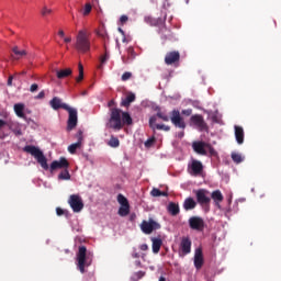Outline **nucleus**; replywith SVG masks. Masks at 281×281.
Masks as SVG:
<instances>
[{"label": "nucleus", "instance_id": "f257e3e1", "mask_svg": "<svg viewBox=\"0 0 281 281\" xmlns=\"http://www.w3.org/2000/svg\"><path fill=\"white\" fill-rule=\"evenodd\" d=\"M91 33L87 29L80 30L76 37V49L80 54H87L91 52V40L89 38Z\"/></svg>", "mask_w": 281, "mask_h": 281}, {"label": "nucleus", "instance_id": "f03ea898", "mask_svg": "<svg viewBox=\"0 0 281 281\" xmlns=\"http://www.w3.org/2000/svg\"><path fill=\"white\" fill-rule=\"evenodd\" d=\"M24 153H29V155H32V157L36 159L37 164H40V166H42L44 170H49V165H47V158L38 147L33 145H26L24 147Z\"/></svg>", "mask_w": 281, "mask_h": 281}, {"label": "nucleus", "instance_id": "7ed1b4c3", "mask_svg": "<svg viewBox=\"0 0 281 281\" xmlns=\"http://www.w3.org/2000/svg\"><path fill=\"white\" fill-rule=\"evenodd\" d=\"M192 148L196 155L207 156L209 151L210 157H218V153L212 147L210 143L196 140L192 143Z\"/></svg>", "mask_w": 281, "mask_h": 281}, {"label": "nucleus", "instance_id": "20e7f679", "mask_svg": "<svg viewBox=\"0 0 281 281\" xmlns=\"http://www.w3.org/2000/svg\"><path fill=\"white\" fill-rule=\"evenodd\" d=\"M108 128H112L113 131H122L124 128V124L122 123V110L117 108L111 109L110 119L106 124Z\"/></svg>", "mask_w": 281, "mask_h": 281}, {"label": "nucleus", "instance_id": "39448f33", "mask_svg": "<svg viewBox=\"0 0 281 281\" xmlns=\"http://www.w3.org/2000/svg\"><path fill=\"white\" fill-rule=\"evenodd\" d=\"M90 266H91V261H89V255H87V247L79 246V249L77 252V267L80 273H85V267H90Z\"/></svg>", "mask_w": 281, "mask_h": 281}, {"label": "nucleus", "instance_id": "423d86ee", "mask_svg": "<svg viewBox=\"0 0 281 281\" xmlns=\"http://www.w3.org/2000/svg\"><path fill=\"white\" fill-rule=\"evenodd\" d=\"M195 192V199L199 205L201 207H210V203H212V198H210L207 194H210V191L205 189H199Z\"/></svg>", "mask_w": 281, "mask_h": 281}, {"label": "nucleus", "instance_id": "0eeeda50", "mask_svg": "<svg viewBox=\"0 0 281 281\" xmlns=\"http://www.w3.org/2000/svg\"><path fill=\"white\" fill-rule=\"evenodd\" d=\"M68 205L71 207L75 214H79L81 210H85V202L82 201V198L78 194H71L68 198Z\"/></svg>", "mask_w": 281, "mask_h": 281}, {"label": "nucleus", "instance_id": "6e6552de", "mask_svg": "<svg viewBox=\"0 0 281 281\" xmlns=\"http://www.w3.org/2000/svg\"><path fill=\"white\" fill-rule=\"evenodd\" d=\"M140 229L143 234H153L155 229H161V224L155 222L153 218H149L148 221L144 220L140 224Z\"/></svg>", "mask_w": 281, "mask_h": 281}, {"label": "nucleus", "instance_id": "1a4fd4ad", "mask_svg": "<svg viewBox=\"0 0 281 281\" xmlns=\"http://www.w3.org/2000/svg\"><path fill=\"white\" fill-rule=\"evenodd\" d=\"M66 111L68 112L67 131H74L78 126V110L68 105Z\"/></svg>", "mask_w": 281, "mask_h": 281}, {"label": "nucleus", "instance_id": "9d476101", "mask_svg": "<svg viewBox=\"0 0 281 281\" xmlns=\"http://www.w3.org/2000/svg\"><path fill=\"white\" fill-rule=\"evenodd\" d=\"M188 171L193 177H199V175L203 173V162L196 159H192L191 164L188 165Z\"/></svg>", "mask_w": 281, "mask_h": 281}, {"label": "nucleus", "instance_id": "9b49d317", "mask_svg": "<svg viewBox=\"0 0 281 281\" xmlns=\"http://www.w3.org/2000/svg\"><path fill=\"white\" fill-rule=\"evenodd\" d=\"M156 111L157 117H159V120H162V122H169L171 120L172 124L177 126V110L171 111L170 116L166 114V112L161 111L160 108H157Z\"/></svg>", "mask_w": 281, "mask_h": 281}, {"label": "nucleus", "instance_id": "f8f14e48", "mask_svg": "<svg viewBox=\"0 0 281 281\" xmlns=\"http://www.w3.org/2000/svg\"><path fill=\"white\" fill-rule=\"evenodd\" d=\"M189 225L191 229H195L196 232H203L205 227V222L199 216H192L189 220Z\"/></svg>", "mask_w": 281, "mask_h": 281}, {"label": "nucleus", "instance_id": "ddd939ff", "mask_svg": "<svg viewBox=\"0 0 281 281\" xmlns=\"http://www.w3.org/2000/svg\"><path fill=\"white\" fill-rule=\"evenodd\" d=\"M190 251H192V240H190V237H182L179 256H188Z\"/></svg>", "mask_w": 281, "mask_h": 281}, {"label": "nucleus", "instance_id": "4468645a", "mask_svg": "<svg viewBox=\"0 0 281 281\" xmlns=\"http://www.w3.org/2000/svg\"><path fill=\"white\" fill-rule=\"evenodd\" d=\"M191 122L199 128L200 131H207V123L203 119V115L195 114L191 116Z\"/></svg>", "mask_w": 281, "mask_h": 281}, {"label": "nucleus", "instance_id": "2eb2a0df", "mask_svg": "<svg viewBox=\"0 0 281 281\" xmlns=\"http://www.w3.org/2000/svg\"><path fill=\"white\" fill-rule=\"evenodd\" d=\"M63 168H65V170L69 168V161L65 157L59 158V160H54L50 164V172H54V170H59Z\"/></svg>", "mask_w": 281, "mask_h": 281}, {"label": "nucleus", "instance_id": "dca6fc26", "mask_svg": "<svg viewBox=\"0 0 281 281\" xmlns=\"http://www.w3.org/2000/svg\"><path fill=\"white\" fill-rule=\"evenodd\" d=\"M49 105L52 106V109L54 111H58L59 109H64V111H66V109H68V104L63 102V99L58 98V97H54L50 101H49Z\"/></svg>", "mask_w": 281, "mask_h": 281}, {"label": "nucleus", "instance_id": "f3484780", "mask_svg": "<svg viewBox=\"0 0 281 281\" xmlns=\"http://www.w3.org/2000/svg\"><path fill=\"white\" fill-rule=\"evenodd\" d=\"M211 199L215 205V207H217L218 210H221V203H223V200L225 199L223 196V192H221V190H215L211 193Z\"/></svg>", "mask_w": 281, "mask_h": 281}, {"label": "nucleus", "instance_id": "a211bd4d", "mask_svg": "<svg viewBox=\"0 0 281 281\" xmlns=\"http://www.w3.org/2000/svg\"><path fill=\"white\" fill-rule=\"evenodd\" d=\"M194 267L201 269L203 267V249L196 248L194 254Z\"/></svg>", "mask_w": 281, "mask_h": 281}, {"label": "nucleus", "instance_id": "6ab92c4d", "mask_svg": "<svg viewBox=\"0 0 281 281\" xmlns=\"http://www.w3.org/2000/svg\"><path fill=\"white\" fill-rule=\"evenodd\" d=\"M235 139L237 144H245V130L241 126L235 125Z\"/></svg>", "mask_w": 281, "mask_h": 281}, {"label": "nucleus", "instance_id": "aec40b11", "mask_svg": "<svg viewBox=\"0 0 281 281\" xmlns=\"http://www.w3.org/2000/svg\"><path fill=\"white\" fill-rule=\"evenodd\" d=\"M12 55L11 57L13 58V60H21V58H23V56H27V50L25 49H20L19 46H14L12 49Z\"/></svg>", "mask_w": 281, "mask_h": 281}, {"label": "nucleus", "instance_id": "412c9836", "mask_svg": "<svg viewBox=\"0 0 281 281\" xmlns=\"http://www.w3.org/2000/svg\"><path fill=\"white\" fill-rule=\"evenodd\" d=\"M13 109H14V113H15V115H18V117L25 120V113L23 112V111H25V104L16 103V104H14Z\"/></svg>", "mask_w": 281, "mask_h": 281}, {"label": "nucleus", "instance_id": "4be33fe9", "mask_svg": "<svg viewBox=\"0 0 281 281\" xmlns=\"http://www.w3.org/2000/svg\"><path fill=\"white\" fill-rule=\"evenodd\" d=\"M132 102H135V93L130 92L125 99H122L121 106L128 108L131 106Z\"/></svg>", "mask_w": 281, "mask_h": 281}, {"label": "nucleus", "instance_id": "5701e85b", "mask_svg": "<svg viewBox=\"0 0 281 281\" xmlns=\"http://www.w3.org/2000/svg\"><path fill=\"white\" fill-rule=\"evenodd\" d=\"M74 74V70L71 68H66L61 70L56 71V76L59 80H63V78H69Z\"/></svg>", "mask_w": 281, "mask_h": 281}, {"label": "nucleus", "instance_id": "b1692460", "mask_svg": "<svg viewBox=\"0 0 281 281\" xmlns=\"http://www.w3.org/2000/svg\"><path fill=\"white\" fill-rule=\"evenodd\" d=\"M165 63L166 65H175V63H177V52H170L167 53V55L165 56Z\"/></svg>", "mask_w": 281, "mask_h": 281}, {"label": "nucleus", "instance_id": "393cba45", "mask_svg": "<svg viewBox=\"0 0 281 281\" xmlns=\"http://www.w3.org/2000/svg\"><path fill=\"white\" fill-rule=\"evenodd\" d=\"M151 249L154 254H157L161 249V245H164V241L159 238H151Z\"/></svg>", "mask_w": 281, "mask_h": 281}, {"label": "nucleus", "instance_id": "a878e982", "mask_svg": "<svg viewBox=\"0 0 281 281\" xmlns=\"http://www.w3.org/2000/svg\"><path fill=\"white\" fill-rule=\"evenodd\" d=\"M121 122L123 126L124 124L131 126V124H133V117H131V114L128 112H121Z\"/></svg>", "mask_w": 281, "mask_h": 281}, {"label": "nucleus", "instance_id": "bb28decb", "mask_svg": "<svg viewBox=\"0 0 281 281\" xmlns=\"http://www.w3.org/2000/svg\"><path fill=\"white\" fill-rule=\"evenodd\" d=\"M144 21H145V23H147V25H151V26H157V25L161 24V19H155L150 15H146L144 18Z\"/></svg>", "mask_w": 281, "mask_h": 281}, {"label": "nucleus", "instance_id": "cd10ccee", "mask_svg": "<svg viewBox=\"0 0 281 281\" xmlns=\"http://www.w3.org/2000/svg\"><path fill=\"white\" fill-rule=\"evenodd\" d=\"M183 207L184 210H194V207H196V201L192 198H188L184 200Z\"/></svg>", "mask_w": 281, "mask_h": 281}, {"label": "nucleus", "instance_id": "c85d7f7f", "mask_svg": "<svg viewBox=\"0 0 281 281\" xmlns=\"http://www.w3.org/2000/svg\"><path fill=\"white\" fill-rule=\"evenodd\" d=\"M135 48H133L132 46H130L127 48V59H125L123 57V63L126 65L128 63V60H135Z\"/></svg>", "mask_w": 281, "mask_h": 281}, {"label": "nucleus", "instance_id": "c756f323", "mask_svg": "<svg viewBox=\"0 0 281 281\" xmlns=\"http://www.w3.org/2000/svg\"><path fill=\"white\" fill-rule=\"evenodd\" d=\"M128 214H131V204L120 206L119 209L120 216H128Z\"/></svg>", "mask_w": 281, "mask_h": 281}, {"label": "nucleus", "instance_id": "7c9ffc66", "mask_svg": "<svg viewBox=\"0 0 281 281\" xmlns=\"http://www.w3.org/2000/svg\"><path fill=\"white\" fill-rule=\"evenodd\" d=\"M108 145L111 148H119L120 147V138L115 136H111L110 140L108 142Z\"/></svg>", "mask_w": 281, "mask_h": 281}, {"label": "nucleus", "instance_id": "2f4dec72", "mask_svg": "<svg viewBox=\"0 0 281 281\" xmlns=\"http://www.w3.org/2000/svg\"><path fill=\"white\" fill-rule=\"evenodd\" d=\"M79 76L76 78V82H82L85 80V67L81 63L78 64Z\"/></svg>", "mask_w": 281, "mask_h": 281}, {"label": "nucleus", "instance_id": "473e14b6", "mask_svg": "<svg viewBox=\"0 0 281 281\" xmlns=\"http://www.w3.org/2000/svg\"><path fill=\"white\" fill-rule=\"evenodd\" d=\"M58 179L61 181H69L71 179V175L69 173V170L65 169L58 175Z\"/></svg>", "mask_w": 281, "mask_h": 281}, {"label": "nucleus", "instance_id": "72a5a7b5", "mask_svg": "<svg viewBox=\"0 0 281 281\" xmlns=\"http://www.w3.org/2000/svg\"><path fill=\"white\" fill-rule=\"evenodd\" d=\"M81 146L82 145H80V143H74L68 146V153H70V155H76V150H78V148H81Z\"/></svg>", "mask_w": 281, "mask_h": 281}, {"label": "nucleus", "instance_id": "f704fd0d", "mask_svg": "<svg viewBox=\"0 0 281 281\" xmlns=\"http://www.w3.org/2000/svg\"><path fill=\"white\" fill-rule=\"evenodd\" d=\"M177 126L178 128H186V121L181 117L179 111L177 112Z\"/></svg>", "mask_w": 281, "mask_h": 281}, {"label": "nucleus", "instance_id": "c9c22d12", "mask_svg": "<svg viewBox=\"0 0 281 281\" xmlns=\"http://www.w3.org/2000/svg\"><path fill=\"white\" fill-rule=\"evenodd\" d=\"M150 194L151 196H168V193L157 189V188H154L151 191H150Z\"/></svg>", "mask_w": 281, "mask_h": 281}, {"label": "nucleus", "instance_id": "e433bc0d", "mask_svg": "<svg viewBox=\"0 0 281 281\" xmlns=\"http://www.w3.org/2000/svg\"><path fill=\"white\" fill-rule=\"evenodd\" d=\"M168 212L171 214V216H177V204L175 202H171L168 205Z\"/></svg>", "mask_w": 281, "mask_h": 281}, {"label": "nucleus", "instance_id": "4c0bfd02", "mask_svg": "<svg viewBox=\"0 0 281 281\" xmlns=\"http://www.w3.org/2000/svg\"><path fill=\"white\" fill-rule=\"evenodd\" d=\"M117 202L120 203L121 206L128 205V199L122 195V193L117 195Z\"/></svg>", "mask_w": 281, "mask_h": 281}, {"label": "nucleus", "instance_id": "58836bf2", "mask_svg": "<svg viewBox=\"0 0 281 281\" xmlns=\"http://www.w3.org/2000/svg\"><path fill=\"white\" fill-rule=\"evenodd\" d=\"M232 159L235 164H243V156H240V154L233 153Z\"/></svg>", "mask_w": 281, "mask_h": 281}, {"label": "nucleus", "instance_id": "ea45409f", "mask_svg": "<svg viewBox=\"0 0 281 281\" xmlns=\"http://www.w3.org/2000/svg\"><path fill=\"white\" fill-rule=\"evenodd\" d=\"M157 114L156 115H153L150 116L149 119V126L153 128V131H155V127L157 126Z\"/></svg>", "mask_w": 281, "mask_h": 281}, {"label": "nucleus", "instance_id": "a19ab883", "mask_svg": "<svg viewBox=\"0 0 281 281\" xmlns=\"http://www.w3.org/2000/svg\"><path fill=\"white\" fill-rule=\"evenodd\" d=\"M53 10L47 8V5H44L42 9H41V15L42 16H48V14H52Z\"/></svg>", "mask_w": 281, "mask_h": 281}, {"label": "nucleus", "instance_id": "79ce46f5", "mask_svg": "<svg viewBox=\"0 0 281 281\" xmlns=\"http://www.w3.org/2000/svg\"><path fill=\"white\" fill-rule=\"evenodd\" d=\"M104 49H105V53L100 58L101 65H104V63H106V60H109V50H106V45H104Z\"/></svg>", "mask_w": 281, "mask_h": 281}, {"label": "nucleus", "instance_id": "37998d69", "mask_svg": "<svg viewBox=\"0 0 281 281\" xmlns=\"http://www.w3.org/2000/svg\"><path fill=\"white\" fill-rule=\"evenodd\" d=\"M131 78H133V74L126 71V72H124V74L122 75L121 80H122L123 82H126V80H131Z\"/></svg>", "mask_w": 281, "mask_h": 281}, {"label": "nucleus", "instance_id": "c03bdc74", "mask_svg": "<svg viewBox=\"0 0 281 281\" xmlns=\"http://www.w3.org/2000/svg\"><path fill=\"white\" fill-rule=\"evenodd\" d=\"M155 130H157V131H170V126L165 125V124H157L155 126Z\"/></svg>", "mask_w": 281, "mask_h": 281}, {"label": "nucleus", "instance_id": "a18cd8bd", "mask_svg": "<svg viewBox=\"0 0 281 281\" xmlns=\"http://www.w3.org/2000/svg\"><path fill=\"white\" fill-rule=\"evenodd\" d=\"M91 10H92L91 4L87 3V4L85 5V9H83V16H87L88 14H90V13H91Z\"/></svg>", "mask_w": 281, "mask_h": 281}, {"label": "nucleus", "instance_id": "49530a36", "mask_svg": "<svg viewBox=\"0 0 281 281\" xmlns=\"http://www.w3.org/2000/svg\"><path fill=\"white\" fill-rule=\"evenodd\" d=\"M76 138L78 139L77 143H80V145H82V139H83V136H82V131L79 130L76 134Z\"/></svg>", "mask_w": 281, "mask_h": 281}, {"label": "nucleus", "instance_id": "de8ad7c7", "mask_svg": "<svg viewBox=\"0 0 281 281\" xmlns=\"http://www.w3.org/2000/svg\"><path fill=\"white\" fill-rule=\"evenodd\" d=\"M98 36H100V38H103V41H106V38H109V34L105 33V31H99Z\"/></svg>", "mask_w": 281, "mask_h": 281}, {"label": "nucleus", "instance_id": "09e8293b", "mask_svg": "<svg viewBox=\"0 0 281 281\" xmlns=\"http://www.w3.org/2000/svg\"><path fill=\"white\" fill-rule=\"evenodd\" d=\"M18 77H19V74L9 76L8 81H7L8 87H12V80H14V78H18Z\"/></svg>", "mask_w": 281, "mask_h": 281}, {"label": "nucleus", "instance_id": "8fccbe9b", "mask_svg": "<svg viewBox=\"0 0 281 281\" xmlns=\"http://www.w3.org/2000/svg\"><path fill=\"white\" fill-rule=\"evenodd\" d=\"M31 93H35V91H38V83H33L30 87Z\"/></svg>", "mask_w": 281, "mask_h": 281}, {"label": "nucleus", "instance_id": "3c124183", "mask_svg": "<svg viewBox=\"0 0 281 281\" xmlns=\"http://www.w3.org/2000/svg\"><path fill=\"white\" fill-rule=\"evenodd\" d=\"M182 115L190 117V115H192V109L182 110Z\"/></svg>", "mask_w": 281, "mask_h": 281}, {"label": "nucleus", "instance_id": "603ef678", "mask_svg": "<svg viewBox=\"0 0 281 281\" xmlns=\"http://www.w3.org/2000/svg\"><path fill=\"white\" fill-rule=\"evenodd\" d=\"M45 98V90H42L36 97L35 100H43Z\"/></svg>", "mask_w": 281, "mask_h": 281}, {"label": "nucleus", "instance_id": "864d4df0", "mask_svg": "<svg viewBox=\"0 0 281 281\" xmlns=\"http://www.w3.org/2000/svg\"><path fill=\"white\" fill-rule=\"evenodd\" d=\"M121 24L124 25V23H126L128 21V15H122L120 18Z\"/></svg>", "mask_w": 281, "mask_h": 281}, {"label": "nucleus", "instance_id": "5fc2aeb1", "mask_svg": "<svg viewBox=\"0 0 281 281\" xmlns=\"http://www.w3.org/2000/svg\"><path fill=\"white\" fill-rule=\"evenodd\" d=\"M56 214H57V216H63V214H65V210H63L61 207H57Z\"/></svg>", "mask_w": 281, "mask_h": 281}, {"label": "nucleus", "instance_id": "6e6d98bb", "mask_svg": "<svg viewBox=\"0 0 281 281\" xmlns=\"http://www.w3.org/2000/svg\"><path fill=\"white\" fill-rule=\"evenodd\" d=\"M139 249H140L142 251H148V245H147V244H142V245L139 246Z\"/></svg>", "mask_w": 281, "mask_h": 281}, {"label": "nucleus", "instance_id": "4d7b16f0", "mask_svg": "<svg viewBox=\"0 0 281 281\" xmlns=\"http://www.w3.org/2000/svg\"><path fill=\"white\" fill-rule=\"evenodd\" d=\"M155 143V138H149L148 140H146L145 146H150Z\"/></svg>", "mask_w": 281, "mask_h": 281}, {"label": "nucleus", "instance_id": "13d9d810", "mask_svg": "<svg viewBox=\"0 0 281 281\" xmlns=\"http://www.w3.org/2000/svg\"><path fill=\"white\" fill-rule=\"evenodd\" d=\"M8 122L0 119V128H3V126H7Z\"/></svg>", "mask_w": 281, "mask_h": 281}, {"label": "nucleus", "instance_id": "bf43d9fd", "mask_svg": "<svg viewBox=\"0 0 281 281\" xmlns=\"http://www.w3.org/2000/svg\"><path fill=\"white\" fill-rule=\"evenodd\" d=\"M58 36H60V38H65V31L59 30L58 31Z\"/></svg>", "mask_w": 281, "mask_h": 281}, {"label": "nucleus", "instance_id": "052dcab7", "mask_svg": "<svg viewBox=\"0 0 281 281\" xmlns=\"http://www.w3.org/2000/svg\"><path fill=\"white\" fill-rule=\"evenodd\" d=\"M64 43H71V37H64Z\"/></svg>", "mask_w": 281, "mask_h": 281}, {"label": "nucleus", "instance_id": "680f3d73", "mask_svg": "<svg viewBox=\"0 0 281 281\" xmlns=\"http://www.w3.org/2000/svg\"><path fill=\"white\" fill-rule=\"evenodd\" d=\"M183 135H186V133H184L183 131L178 133V137H179L180 139L183 137Z\"/></svg>", "mask_w": 281, "mask_h": 281}, {"label": "nucleus", "instance_id": "e2e57ef3", "mask_svg": "<svg viewBox=\"0 0 281 281\" xmlns=\"http://www.w3.org/2000/svg\"><path fill=\"white\" fill-rule=\"evenodd\" d=\"M132 257H133V258H139V252H133V254H132Z\"/></svg>", "mask_w": 281, "mask_h": 281}, {"label": "nucleus", "instance_id": "0e129e2a", "mask_svg": "<svg viewBox=\"0 0 281 281\" xmlns=\"http://www.w3.org/2000/svg\"><path fill=\"white\" fill-rule=\"evenodd\" d=\"M113 104H115V101L111 100V101L108 103V106H113Z\"/></svg>", "mask_w": 281, "mask_h": 281}, {"label": "nucleus", "instance_id": "69168bd1", "mask_svg": "<svg viewBox=\"0 0 281 281\" xmlns=\"http://www.w3.org/2000/svg\"><path fill=\"white\" fill-rule=\"evenodd\" d=\"M25 74H27V71L23 70L22 72L18 74V76H25Z\"/></svg>", "mask_w": 281, "mask_h": 281}, {"label": "nucleus", "instance_id": "338daca9", "mask_svg": "<svg viewBox=\"0 0 281 281\" xmlns=\"http://www.w3.org/2000/svg\"><path fill=\"white\" fill-rule=\"evenodd\" d=\"M158 281H166V277H160Z\"/></svg>", "mask_w": 281, "mask_h": 281}, {"label": "nucleus", "instance_id": "774afa93", "mask_svg": "<svg viewBox=\"0 0 281 281\" xmlns=\"http://www.w3.org/2000/svg\"><path fill=\"white\" fill-rule=\"evenodd\" d=\"M119 32L124 35V30L119 27Z\"/></svg>", "mask_w": 281, "mask_h": 281}]
</instances>
